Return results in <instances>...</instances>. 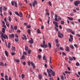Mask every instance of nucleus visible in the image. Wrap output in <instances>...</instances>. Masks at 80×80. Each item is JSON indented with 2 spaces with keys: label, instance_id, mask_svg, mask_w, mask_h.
I'll return each mask as SVG.
<instances>
[{
  "label": "nucleus",
  "instance_id": "nucleus-1",
  "mask_svg": "<svg viewBox=\"0 0 80 80\" xmlns=\"http://www.w3.org/2000/svg\"><path fill=\"white\" fill-rule=\"evenodd\" d=\"M47 71L48 73V77H52V75H51V74L50 73V72L51 73V74H52L53 76H55V73L52 69H50L48 70V69H47Z\"/></svg>",
  "mask_w": 80,
  "mask_h": 80
},
{
  "label": "nucleus",
  "instance_id": "nucleus-2",
  "mask_svg": "<svg viewBox=\"0 0 80 80\" xmlns=\"http://www.w3.org/2000/svg\"><path fill=\"white\" fill-rule=\"evenodd\" d=\"M74 5L76 6V7H78V5L80 4V1H76L74 2Z\"/></svg>",
  "mask_w": 80,
  "mask_h": 80
},
{
  "label": "nucleus",
  "instance_id": "nucleus-3",
  "mask_svg": "<svg viewBox=\"0 0 80 80\" xmlns=\"http://www.w3.org/2000/svg\"><path fill=\"white\" fill-rule=\"evenodd\" d=\"M58 36L59 38H62V37H63V35L59 31L58 33Z\"/></svg>",
  "mask_w": 80,
  "mask_h": 80
},
{
  "label": "nucleus",
  "instance_id": "nucleus-4",
  "mask_svg": "<svg viewBox=\"0 0 80 80\" xmlns=\"http://www.w3.org/2000/svg\"><path fill=\"white\" fill-rule=\"evenodd\" d=\"M32 6L33 7H35V4H37V2L36 1H34V2H32Z\"/></svg>",
  "mask_w": 80,
  "mask_h": 80
},
{
  "label": "nucleus",
  "instance_id": "nucleus-5",
  "mask_svg": "<svg viewBox=\"0 0 80 80\" xmlns=\"http://www.w3.org/2000/svg\"><path fill=\"white\" fill-rule=\"evenodd\" d=\"M31 40H29L28 41V42L29 43H31L32 44V43H33L34 42V41H33V39L32 38H31Z\"/></svg>",
  "mask_w": 80,
  "mask_h": 80
},
{
  "label": "nucleus",
  "instance_id": "nucleus-6",
  "mask_svg": "<svg viewBox=\"0 0 80 80\" xmlns=\"http://www.w3.org/2000/svg\"><path fill=\"white\" fill-rule=\"evenodd\" d=\"M53 23L55 25V26L56 27H58V22H55V21H53Z\"/></svg>",
  "mask_w": 80,
  "mask_h": 80
},
{
  "label": "nucleus",
  "instance_id": "nucleus-7",
  "mask_svg": "<svg viewBox=\"0 0 80 80\" xmlns=\"http://www.w3.org/2000/svg\"><path fill=\"white\" fill-rule=\"evenodd\" d=\"M41 46L43 48L44 47V48H47V47L48 46V45H47V44H46V45H42V44H41Z\"/></svg>",
  "mask_w": 80,
  "mask_h": 80
},
{
  "label": "nucleus",
  "instance_id": "nucleus-8",
  "mask_svg": "<svg viewBox=\"0 0 80 80\" xmlns=\"http://www.w3.org/2000/svg\"><path fill=\"white\" fill-rule=\"evenodd\" d=\"M60 77L61 79H62V80H64V79H65V77L63 76V75H61Z\"/></svg>",
  "mask_w": 80,
  "mask_h": 80
},
{
  "label": "nucleus",
  "instance_id": "nucleus-9",
  "mask_svg": "<svg viewBox=\"0 0 80 80\" xmlns=\"http://www.w3.org/2000/svg\"><path fill=\"white\" fill-rule=\"evenodd\" d=\"M58 17V16L57 15V14H55L54 16L55 20H58V19L57 18Z\"/></svg>",
  "mask_w": 80,
  "mask_h": 80
},
{
  "label": "nucleus",
  "instance_id": "nucleus-10",
  "mask_svg": "<svg viewBox=\"0 0 80 80\" xmlns=\"http://www.w3.org/2000/svg\"><path fill=\"white\" fill-rule=\"evenodd\" d=\"M3 38H4V39H8V36H7V35H4V37Z\"/></svg>",
  "mask_w": 80,
  "mask_h": 80
},
{
  "label": "nucleus",
  "instance_id": "nucleus-11",
  "mask_svg": "<svg viewBox=\"0 0 80 80\" xmlns=\"http://www.w3.org/2000/svg\"><path fill=\"white\" fill-rule=\"evenodd\" d=\"M5 21L6 23V25L7 26V27H9L10 25H9V23L8 22H7V20H5Z\"/></svg>",
  "mask_w": 80,
  "mask_h": 80
},
{
  "label": "nucleus",
  "instance_id": "nucleus-12",
  "mask_svg": "<svg viewBox=\"0 0 80 80\" xmlns=\"http://www.w3.org/2000/svg\"><path fill=\"white\" fill-rule=\"evenodd\" d=\"M10 37H11L12 38H14V37H15V35H14V34H12L11 35L9 34V35Z\"/></svg>",
  "mask_w": 80,
  "mask_h": 80
},
{
  "label": "nucleus",
  "instance_id": "nucleus-13",
  "mask_svg": "<svg viewBox=\"0 0 80 80\" xmlns=\"http://www.w3.org/2000/svg\"><path fill=\"white\" fill-rule=\"evenodd\" d=\"M66 51L67 52H69L70 51V49H69V48L68 46H66Z\"/></svg>",
  "mask_w": 80,
  "mask_h": 80
},
{
  "label": "nucleus",
  "instance_id": "nucleus-14",
  "mask_svg": "<svg viewBox=\"0 0 80 80\" xmlns=\"http://www.w3.org/2000/svg\"><path fill=\"white\" fill-rule=\"evenodd\" d=\"M38 77H39V79H40V80H41L42 78V75H41V74H39L38 75Z\"/></svg>",
  "mask_w": 80,
  "mask_h": 80
},
{
  "label": "nucleus",
  "instance_id": "nucleus-15",
  "mask_svg": "<svg viewBox=\"0 0 80 80\" xmlns=\"http://www.w3.org/2000/svg\"><path fill=\"white\" fill-rule=\"evenodd\" d=\"M66 30H67V32H72V30H71L69 28L67 29Z\"/></svg>",
  "mask_w": 80,
  "mask_h": 80
},
{
  "label": "nucleus",
  "instance_id": "nucleus-16",
  "mask_svg": "<svg viewBox=\"0 0 80 80\" xmlns=\"http://www.w3.org/2000/svg\"><path fill=\"white\" fill-rule=\"evenodd\" d=\"M28 33L29 35H30L31 34V31H30V29H28Z\"/></svg>",
  "mask_w": 80,
  "mask_h": 80
},
{
  "label": "nucleus",
  "instance_id": "nucleus-17",
  "mask_svg": "<svg viewBox=\"0 0 80 80\" xmlns=\"http://www.w3.org/2000/svg\"><path fill=\"white\" fill-rule=\"evenodd\" d=\"M14 13H15L16 15H18V16L19 17H20V15H19V14H18V12H17L15 11L14 12Z\"/></svg>",
  "mask_w": 80,
  "mask_h": 80
},
{
  "label": "nucleus",
  "instance_id": "nucleus-18",
  "mask_svg": "<svg viewBox=\"0 0 80 80\" xmlns=\"http://www.w3.org/2000/svg\"><path fill=\"white\" fill-rule=\"evenodd\" d=\"M70 47L72 49H74V47H73V46L72 45H70Z\"/></svg>",
  "mask_w": 80,
  "mask_h": 80
},
{
  "label": "nucleus",
  "instance_id": "nucleus-19",
  "mask_svg": "<svg viewBox=\"0 0 80 80\" xmlns=\"http://www.w3.org/2000/svg\"><path fill=\"white\" fill-rule=\"evenodd\" d=\"M12 50L13 52H15L16 50L15 48L14 47H13L12 48Z\"/></svg>",
  "mask_w": 80,
  "mask_h": 80
},
{
  "label": "nucleus",
  "instance_id": "nucleus-20",
  "mask_svg": "<svg viewBox=\"0 0 80 80\" xmlns=\"http://www.w3.org/2000/svg\"><path fill=\"white\" fill-rule=\"evenodd\" d=\"M22 60H23V59H25V56L23 55V54L22 56V57L21 58Z\"/></svg>",
  "mask_w": 80,
  "mask_h": 80
},
{
  "label": "nucleus",
  "instance_id": "nucleus-21",
  "mask_svg": "<svg viewBox=\"0 0 80 80\" xmlns=\"http://www.w3.org/2000/svg\"><path fill=\"white\" fill-rule=\"evenodd\" d=\"M3 9L4 11H7V8H6L5 6L3 7Z\"/></svg>",
  "mask_w": 80,
  "mask_h": 80
},
{
  "label": "nucleus",
  "instance_id": "nucleus-22",
  "mask_svg": "<svg viewBox=\"0 0 80 80\" xmlns=\"http://www.w3.org/2000/svg\"><path fill=\"white\" fill-rule=\"evenodd\" d=\"M37 32L38 33H41V32H40V30L39 29H38L37 30Z\"/></svg>",
  "mask_w": 80,
  "mask_h": 80
},
{
  "label": "nucleus",
  "instance_id": "nucleus-23",
  "mask_svg": "<svg viewBox=\"0 0 80 80\" xmlns=\"http://www.w3.org/2000/svg\"><path fill=\"white\" fill-rule=\"evenodd\" d=\"M68 18L69 20H73L72 18H70L69 17H68Z\"/></svg>",
  "mask_w": 80,
  "mask_h": 80
},
{
  "label": "nucleus",
  "instance_id": "nucleus-24",
  "mask_svg": "<svg viewBox=\"0 0 80 80\" xmlns=\"http://www.w3.org/2000/svg\"><path fill=\"white\" fill-rule=\"evenodd\" d=\"M2 32L3 33H5V29L4 28H2Z\"/></svg>",
  "mask_w": 80,
  "mask_h": 80
},
{
  "label": "nucleus",
  "instance_id": "nucleus-25",
  "mask_svg": "<svg viewBox=\"0 0 80 80\" xmlns=\"http://www.w3.org/2000/svg\"><path fill=\"white\" fill-rule=\"evenodd\" d=\"M5 54L7 57H8V52H7V51H5Z\"/></svg>",
  "mask_w": 80,
  "mask_h": 80
},
{
  "label": "nucleus",
  "instance_id": "nucleus-26",
  "mask_svg": "<svg viewBox=\"0 0 80 80\" xmlns=\"http://www.w3.org/2000/svg\"><path fill=\"white\" fill-rule=\"evenodd\" d=\"M48 45L49 48H52V45H51V44L50 42L48 43Z\"/></svg>",
  "mask_w": 80,
  "mask_h": 80
},
{
  "label": "nucleus",
  "instance_id": "nucleus-27",
  "mask_svg": "<svg viewBox=\"0 0 80 80\" xmlns=\"http://www.w3.org/2000/svg\"><path fill=\"white\" fill-rule=\"evenodd\" d=\"M25 75H24V74H22V79H23V78H25Z\"/></svg>",
  "mask_w": 80,
  "mask_h": 80
},
{
  "label": "nucleus",
  "instance_id": "nucleus-28",
  "mask_svg": "<svg viewBox=\"0 0 80 80\" xmlns=\"http://www.w3.org/2000/svg\"><path fill=\"white\" fill-rule=\"evenodd\" d=\"M11 45V43L10 42H9L8 44V48H10Z\"/></svg>",
  "mask_w": 80,
  "mask_h": 80
},
{
  "label": "nucleus",
  "instance_id": "nucleus-29",
  "mask_svg": "<svg viewBox=\"0 0 80 80\" xmlns=\"http://www.w3.org/2000/svg\"><path fill=\"white\" fill-rule=\"evenodd\" d=\"M25 50L26 51H28V47L26 46L25 48Z\"/></svg>",
  "mask_w": 80,
  "mask_h": 80
},
{
  "label": "nucleus",
  "instance_id": "nucleus-30",
  "mask_svg": "<svg viewBox=\"0 0 80 80\" xmlns=\"http://www.w3.org/2000/svg\"><path fill=\"white\" fill-rule=\"evenodd\" d=\"M0 12L2 13V7H0Z\"/></svg>",
  "mask_w": 80,
  "mask_h": 80
},
{
  "label": "nucleus",
  "instance_id": "nucleus-31",
  "mask_svg": "<svg viewBox=\"0 0 80 80\" xmlns=\"http://www.w3.org/2000/svg\"><path fill=\"white\" fill-rule=\"evenodd\" d=\"M15 61L17 63H19V62H20V60H19L16 59V60H15Z\"/></svg>",
  "mask_w": 80,
  "mask_h": 80
},
{
  "label": "nucleus",
  "instance_id": "nucleus-32",
  "mask_svg": "<svg viewBox=\"0 0 80 80\" xmlns=\"http://www.w3.org/2000/svg\"><path fill=\"white\" fill-rule=\"evenodd\" d=\"M14 4L15 7H17V2L15 1Z\"/></svg>",
  "mask_w": 80,
  "mask_h": 80
},
{
  "label": "nucleus",
  "instance_id": "nucleus-33",
  "mask_svg": "<svg viewBox=\"0 0 80 80\" xmlns=\"http://www.w3.org/2000/svg\"><path fill=\"white\" fill-rule=\"evenodd\" d=\"M73 39H71V38L68 39V40L69 42H72V41H73Z\"/></svg>",
  "mask_w": 80,
  "mask_h": 80
},
{
  "label": "nucleus",
  "instance_id": "nucleus-34",
  "mask_svg": "<svg viewBox=\"0 0 80 80\" xmlns=\"http://www.w3.org/2000/svg\"><path fill=\"white\" fill-rule=\"evenodd\" d=\"M15 42H18L19 41V39H18V38H16V39H15Z\"/></svg>",
  "mask_w": 80,
  "mask_h": 80
},
{
  "label": "nucleus",
  "instance_id": "nucleus-35",
  "mask_svg": "<svg viewBox=\"0 0 80 80\" xmlns=\"http://www.w3.org/2000/svg\"><path fill=\"white\" fill-rule=\"evenodd\" d=\"M20 15L19 17H23V15L22 14V12H20Z\"/></svg>",
  "mask_w": 80,
  "mask_h": 80
},
{
  "label": "nucleus",
  "instance_id": "nucleus-36",
  "mask_svg": "<svg viewBox=\"0 0 80 80\" xmlns=\"http://www.w3.org/2000/svg\"><path fill=\"white\" fill-rule=\"evenodd\" d=\"M76 65L77 66H80V63H79L78 62H77L76 63Z\"/></svg>",
  "mask_w": 80,
  "mask_h": 80
},
{
  "label": "nucleus",
  "instance_id": "nucleus-37",
  "mask_svg": "<svg viewBox=\"0 0 80 80\" xmlns=\"http://www.w3.org/2000/svg\"><path fill=\"white\" fill-rule=\"evenodd\" d=\"M0 65L3 66V63L2 62H0Z\"/></svg>",
  "mask_w": 80,
  "mask_h": 80
},
{
  "label": "nucleus",
  "instance_id": "nucleus-38",
  "mask_svg": "<svg viewBox=\"0 0 80 80\" xmlns=\"http://www.w3.org/2000/svg\"><path fill=\"white\" fill-rule=\"evenodd\" d=\"M70 37L71 39H73V36L71 34L70 35Z\"/></svg>",
  "mask_w": 80,
  "mask_h": 80
},
{
  "label": "nucleus",
  "instance_id": "nucleus-39",
  "mask_svg": "<svg viewBox=\"0 0 80 80\" xmlns=\"http://www.w3.org/2000/svg\"><path fill=\"white\" fill-rule=\"evenodd\" d=\"M42 56L40 55H38V57L39 59H40L41 58Z\"/></svg>",
  "mask_w": 80,
  "mask_h": 80
},
{
  "label": "nucleus",
  "instance_id": "nucleus-40",
  "mask_svg": "<svg viewBox=\"0 0 80 80\" xmlns=\"http://www.w3.org/2000/svg\"><path fill=\"white\" fill-rule=\"evenodd\" d=\"M9 15H10L11 16L12 15V12H11V11H9Z\"/></svg>",
  "mask_w": 80,
  "mask_h": 80
},
{
  "label": "nucleus",
  "instance_id": "nucleus-41",
  "mask_svg": "<svg viewBox=\"0 0 80 80\" xmlns=\"http://www.w3.org/2000/svg\"><path fill=\"white\" fill-rule=\"evenodd\" d=\"M23 36L24 38H25V40H27V37H26V36L24 34H23Z\"/></svg>",
  "mask_w": 80,
  "mask_h": 80
},
{
  "label": "nucleus",
  "instance_id": "nucleus-42",
  "mask_svg": "<svg viewBox=\"0 0 80 80\" xmlns=\"http://www.w3.org/2000/svg\"><path fill=\"white\" fill-rule=\"evenodd\" d=\"M48 3L49 5L52 7V3L51 2H50V1H49L48 2Z\"/></svg>",
  "mask_w": 80,
  "mask_h": 80
},
{
  "label": "nucleus",
  "instance_id": "nucleus-43",
  "mask_svg": "<svg viewBox=\"0 0 80 80\" xmlns=\"http://www.w3.org/2000/svg\"><path fill=\"white\" fill-rule=\"evenodd\" d=\"M43 60H46V57H45V55H43Z\"/></svg>",
  "mask_w": 80,
  "mask_h": 80
},
{
  "label": "nucleus",
  "instance_id": "nucleus-44",
  "mask_svg": "<svg viewBox=\"0 0 80 80\" xmlns=\"http://www.w3.org/2000/svg\"><path fill=\"white\" fill-rule=\"evenodd\" d=\"M3 27L5 29H6L7 28V27L6 26V25H2Z\"/></svg>",
  "mask_w": 80,
  "mask_h": 80
},
{
  "label": "nucleus",
  "instance_id": "nucleus-45",
  "mask_svg": "<svg viewBox=\"0 0 80 80\" xmlns=\"http://www.w3.org/2000/svg\"><path fill=\"white\" fill-rule=\"evenodd\" d=\"M74 47H76V48H78V45H77V44H74Z\"/></svg>",
  "mask_w": 80,
  "mask_h": 80
},
{
  "label": "nucleus",
  "instance_id": "nucleus-46",
  "mask_svg": "<svg viewBox=\"0 0 80 80\" xmlns=\"http://www.w3.org/2000/svg\"><path fill=\"white\" fill-rule=\"evenodd\" d=\"M14 28L15 30H17V26H15Z\"/></svg>",
  "mask_w": 80,
  "mask_h": 80
},
{
  "label": "nucleus",
  "instance_id": "nucleus-47",
  "mask_svg": "<svg viewBox=\"0 0 80 80\" xmlns=\"http://www.w3.org/2000/svg\"><path fill=\"white\" fill-rule=\"evenodd\" d=\"M69 60H71V61H72V60H73V58H72L70 57H69Z\"/></svg>",
  "mask_w": 80,
  "mask_h": 80
},
{
  "label": "nucleus",
  "instance_id": "nucleus-48",
  "mask_svg": "<svg viewBox=\"0 0 80 80\" xmlns=\"http://www.w3.org/2000/svg\"><path fill=\"white\" fill-rule=\"evenodd\" d=\"M31 53V50H28V54H30Z\"/></svg>",
  "mask_w": 80,
  "mask_h": 80
},
{
  "label": "nucleus",
  "instance_id": "nucleus-49",
  "mask_svg": "<svg viewBox=\"0 0 80 80\" xmlns=\"http://www.w3.org/2000/svg\"><path fill=\"white\" fill-rule=\"evenodd\" d=\"M58 20H62V18L60 17H58Z\"/></svg>",
  "mask_w": 80,
  "mask_h": 80
},
{
  "label": "nucleus",
  "instance_id": "nucleus-50",
  "mask_svg": "<svg viewBox=\"0 0 80 80\" xmlns=\"http://www.w3.org/2000/svg\"><path fill=\"white\" fill-rule=\"evenodd\" d=\"M64 21H61V24H62V25H63V24H64Z\"/></svg>",
  "mask_w": 80,
  "mask_h": 80
},
{
  "label": "nucleus",
  "instance_id": "nucleus-51",
  "mask_svg": "<svg viewBox=\"0 0 80 80\" xmlns=\"http://www.w3.org/2000/svg\"><path fill=\"white\" fill-rule=\"evenodd\" d=\"M1 37H2V38H4V34H3V33H2V35H1Z\"/></svg>",
  "mask_w": 80,
  "mask_h": 80
},
{
  "label": "nucleus",
  "instance_id": "nucleus-52",
  "mask_svg": "<svg viewBox=\"0 0 80 80\" xmlns=\"http://www.w3.org/2000/svg\"><path fill=\"white\" fill-rule=\"evenodd\" d=\"M43 45H45V40H43Z\"/></svg>",
  "mask_w": 80,
  "mask_h": 80
},
{
  "label": "nucleus",
  "instance_id": "nucleus-53",
  "mask_svg": "<svg viewBox=\"0 0 80 80\" xmlns=\"http://www.w3.org/2000/svg\"><path fill=\"white\" fill-rule=\"evenodd\" d=\"M11 54L12 55H15V53L14 52H12Z\"/></svg>",
  "mask_w": 80,
  "mask_h": 80
},
{
  "label": "nucleus",
  "instance_id": "nucleus-54",
  "mask_svg": "<svg viewBox=\"0 0 80 80\" xmlns=\"http://www.w3.org/2000/svg\"><path fill=\"white\" fill-rule=\"evenodd\" d=\"M32 66V67H33V68H34V69L35 68V64H34Z\"/></svg>",
  "mask_w": 80,
  "mask_h": 80
},
{
  "label": "nucleus",
  "instance_id": "nucleus-55",
  "mask_svg": "<svg viewBox=\"0 0 80 80\" xmlns=\"http://www.w3.org/2000/svg\"><path fill=\"white\" fill-rule=\"evenodd\" d=\"M28 66H30V61L28 62Z\"/></svg>",
  "mask_w": 80,
  "mask_h": 80
},
{
  "label": "nucleus",
  "instance_id": "nucleus-56",
  "mask_svg": "<svg viewBox=\"0 0 80 80\" xmlns=\"http://www.w3.org/2000/svg\"><path fill=\"white\" fill-rule=\"evenodd\" d=\"M5 79H8V76L7 75H6L5 76Z\"/></svg>",
  "mask_w": 80,
  "mask_h": 80
},
{
  "label": "nucleus",
  "instance_id": "nucleus-57",
  "mask_svg": "<svg viewBox=\"0 0 80 80\" xmlns=\"http://www.w3.org/2000/svg\"><path fill=\"white\" fill-rule=\"evenodd\" d=\"M30 63L32 65H34V63L33 62H30Z\"/></svg>",
  "mask_w": 80,
  "mask_h": 80
},
{
  "label": "nucleus",
  "instance_id": "nucleus-58",
  "mask_svg": "<svg viewBox=\"0 0 80 80\" xmlns=\"http://www.w3.org/2000/svg\"><path fill=\"white\" fill-rule=\"evenodd\" d=\"M46 13L48 12H49L48 9H46Z\"/></svg>",
  "mask_w": 80,
  "mask_h": 80
},
{
  "label": "nucleus",
  "instance_id": "nucleus-59",
  "mask_svg": "<svg viewBox=\"0 0 80 80\" xmlns=\"http://www.w3.org/2000/svg\"><path fill=\"white\" fill-rule=\"evenodd\" d=\"M46 13L47 14V15H48V16H49V15H50V13H49L48 12H46Z\"/></svg>",
  "mask_w": 80,
  "mask_h": 80
},
{
  "label": "nucleus",
  "instance_id": "nucleus-60",
  "mask_svg": "<svg viewBox=\"0 0 80 80\" xmlns=\"http://www.w3.org/2000/svg\"><path fill=\"white\" fill-rule=\"evenodd\" d=\"M11 4H12V5L14 6V2H13L12 1L11 2Z\"/></svg>",
  "mask_w": 80,
  "mask_h": 80
},
{
  "label": "nucleus",
  "instance_id": "nucleus-61",
  "mask_svg": "<svg viewBox=\"0 0 80 80\" xmlns=\"http://www.w3.org/2000/svg\"><path fill=\"white\" fill-rule=\"evenodd\" d=\"M55 41L56 43H58V40L56 39Z\"/></svg>",
  "mask_w": 80,
  "mask_h": 80
},
{
  "label": "nucleus",
  "instance_id": "nucleus-62",
  "mask_svg": "<svg viewBox=\"0 0 80 80\" xmlns=\"http://www.w3.org/2000/svg\"><path fill=\"white\" fill-rule=\"evenodd\" d=\"M41 29H43L44 28V27L42 25L41 26Z\"/></svg>",
  "mask_w": 80,
  "mask_h": 80
},
{
  "label": "nucleus",
  "instance_id": "nucleus-63",
  "mask_svg": "<svg viewBox=\"0 0 80 80\" xmlns=\"http://www.w3.org/2000/svg\"><path fill=\"white\" fill-rule=\"evenodd\" d=\"M62 55H66V53H65L64 52H62Z\"/></svg>",
  "mask_w": 80,
  "mask_h": 80
},
{
  "label": "nucleus",
  "instance_id": "nucleus-64",
  "mask_svg": "<svg viewBox=\"0 0 80 80\" xmlns=\"http://www.w3.org/2000/svg\"><path fill=\"white\" fill-rule=\"evenodd\" d=\"M49 80H53V79L52 78H49Z\"/></svg>",
  "mask_w": 80,
  "mask_h": 80
}]
</instances>
